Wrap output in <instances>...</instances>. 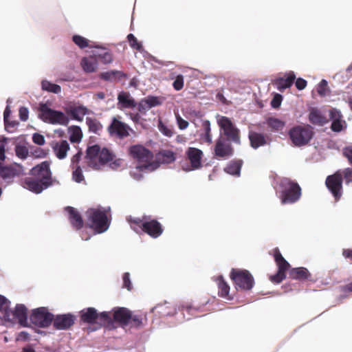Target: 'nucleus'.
I'll list each match as a JSON object with an SVG mask.
<instances>
[{"instance_id":"obj_1","label":"nucleus","mask_w":352,"mask_h":352,"mask_svg":"<svg viewBox=\"0 0 352 352\" xmlns=\"http://www.w3.org/2000/svg\"><path fill=\"white\" fill-rule=\"evenodd\" d=\"M30 175L32 177L24 179L23 186L33 192L40 193L52 185V173L47 161L33 167Z\"/></svg>"},{"instance_id":"obj_2","label":"nucleus","mask_w":352,"mask_h":352,"mask_svg":"<svg viewBox=\"0 0 352 352\" xmlns=\"http://www.w3.org/2000/svg\"><path fill=\"white\" fill-rule=\"evenodd\" d=\"M127 221L131 229L136 233L142 232L153 239L158 238L164 232L162 225L149 216L144 215L142 218L130 217Z\"/></svg>"},{"instance_id":"obj_3","label":"nucleus","mask_w":352,"mask_h":352,"mask_svg":"<svg viewBox=\"0 0 352 352\" xmlns=\"http://www.w3.org/2000/svg\"><path fill=\"white\" fill-rule=\"evenodd\" d=\"M129 153L133 159L140 164L136 167L140 171L154 170L159 166L157 163L152 162L153 153L140 144L130 146Z\"/></svg>"},{"instance_id":"obj_4","label":"nucleus","mask_w":352,"mask_h":352,"mask_svg":"<svg viewBox=\"0 0 352 352\" xmlns=\"http://www.w3.org/2000/svg\"><path fill=\"white\" fill-rule=\"evenodd\" d=\"M115 155L106 148H101L98 144L89 146L86 151L87 165L94 169H100V166L113 160Z\"/></svg>"},{"instance_id":"obj_5","label":"nucleus","mask_w":352,"mask_h":352,"mask_svg":"<svg viewBox=\"0 0 352 352\" xmlns=\"http://www.w3.org/2000/svg\"><path fill=\"white\" fill-rule=\"evenodd\" d=\"M281 188L280 199L283 204H293L301 196V188L297 182L289 178H283L280 182Z\"/></svg>"},{"instance_id":"obj_6","label":"nucleus","mask_w":352,"mask_h":352,"mask_svg":"<svg viewBox=\"0 0 352 352\" xmlns=\"http://www.w3.org/2000/svg\"><path fill=\"white\" fill-rule=\"evenodd\" d=\"M38 111V117L46 123L62 126L69 124V119L65 113L50 108L45 103L40 104Z\"/></svg>"},{"instance_id":"obj_7","label":"nucleus","mask_w":352,"mask_h":352,"mask_svg":"<svg viewBox=\"0 0 352 352\" xmlns=\"http://www.w3.org/2000/svg\"><path fill=\"white\" fill-rule=\"evenodd\" d=\"M89 228L96 233H102L109 227V221L106 211L98 208H90L87 211Z\"/></svg>"},{"instance_id":"obj_8","label":"nucleus","mask_w":352,"mask_h":352,"mask_svg":"<svg viewBox=\"0 0 352 352\" xmlns=\"http://www.w3.org/2000/svg\"><path fill=\"white\" fill-rule=\"evenodd\" d=\"M230 276L236 290L250 291L254 287V278L247 270L232 269Z\"/></svg>"},{"instance_id":"obj_9","label":"nucleus","mask_w":352,"mask_h":352,"mask_svg":"<svg viewBox=\"0 0 352 352\" xmlns=\"http://www.w3.org/2000/svg\"><path fill=\"white\" fill-rule=\"evenodd\" d=\"M313 135V129L310 125L294 126L289 131V138L296 146H302L307 144Z\"/></svg>"},{"instance_id":"obj_10","label":"nucleus","mask_w":352,"mask_h":352,"mask_svg":"<svg viewBox=\"0 0 352 352\" xmlns=\"http://www.w3.org/2000/svg\"><path fill=\"white\" fill-rule=\"evenodd\" d=\"M218 124L227 140L232 142L236 144H241L240 130L234 125L232 120L226 117L221 116L217 121Z\"/></svg>"},{"instance_id":"obj_11","label":"nucleus","mask_w":352,"mask_h":352,"mask_svg":"<svg viewBox=\"0 0 352 352\" xmlns=\"http://www.w3.org/2000/svg\"><path fill=\"white\" fill-rule=\"evenodd\" d=\"M53 319L54 315L45 307L33 309L30 316L31 323L41 328L48 327L52 324Z\"/></svg>"},{"instance_id":"obj_12","label":"nucleus","mask_w":352,"mask_h":352,"mask_svg":"<svg viewBox=\"0 0 352 352\" xmlns=\"http://www.w3.org/2000/svg\"><path fill=\"white\" fill-rule=\"evenodd\" d=\"M274 261L278 267L276 274L270 276V280L274 283H280L286 278V272L290 267L289 263L284 258L278 248L274 250Z\"/></svg>"},{"instance_id":"obj_13","label":"nucleus","mask_w":352,"mask_h":352,"mask_svg":"<svg viewBox=\"0 0 352 352\" xmlns=\"http://www.w3.org/2000/svg\"><path fill=\"white\" fill-rule=\"evenodd\" d=\"M326 186L331 192L336 201H338L342 194V173L340 170L329 175L325 182Z\"/></svg>"},{"instance_id":"obj_14","label":"nucleus","mask_w":352,"mask_h":352,"mask_svg":"<svg viewBox=\"0 0 352 352\" xmlns=\"http://www.w3.org/2000/svg\"><path fill=\"white\" fill-rule=\"evenodd\" d=\"M234 148L230 143L226 142V140L220 136L216 141L214 147V157L217 160H226L232 156Z\"/></svg>"},{"instance_id":"obj_15","label":"nucleus","mask_w":352,"mask_h":352,"mask_svg":"<svg viewBox=\"0 0 352 352\" xmlns=\"http://www.w3.org/2000/svg\"><path fill=\"white\" fill-rule=\"evenodd\" d=\"M107 131L111 136L124 139L129 135V131H131V129L118 118L113 117L111 124L107 127Z\"/></svg>"},{"instance_id":"obj_16","label":"nucleus","mask_w":352,"mask_h":352,"mask_svg":"<svg viewBox=\"0 0 352 352\" xmlns=\"http://www.w3.org/2000/svg\"><path fill=\"white\" fill-rule=\"evenodd\" d=\"M186 155L190 164V168L186 170H197L202 167L201 160L204 153L201 150L195 147H188Z\"/></svg>"},{"instance_id":"obj_17","label":"nucleus","mask_w":352,"mask_h":352,"mask_svg":"<svg viewBox=\"0 0 352 352\" xmlns=\"http://www.w3.org/2000/svg\"><path fill=\"white\" fill-rule=\"evenodd\" d=\"M76 319V316L72 314H59L54 316L53 326L58 330H66L69 329Z\"/></svg>"},{"instance_id":"obj_18","label":"nucleus","mask_w":352,"mask_h":352,"mask_svg":"<svg viewBox=\"0 0 352 352\" xmlns=\"http://www.w3.org/2000/svg\"><path fill=\"white\" fill-rule=\"evenodd\" d=\"M23 172V168L16 163L10 165H3L0 162V177L3 179H10L19 176Z\"/></svg>"},{"instance_id":"obj_19","label":"nucleus","mask_w":352,"mask_h":352,"mask_svg":"<svg viewBox=\"0 0 352 352\" xmlns=\"http://www.w3.org/2000/svg\"><path fill=\"white\" fill-rule=\"evenodd\" d=\"M289 278L299 281L314 282L312 274L303 267H294L289 270Z\"/></svg>"},{"instance_id":"obj_20","label":"nucleus","mask_w":352,"mask_h":352,"mask_svg":"<svg viewBox=\"0 0 352 352\" xmlns=\"http://www.w3.org/2000/svg\"><path fill=\"white\" fill-rule=\"evenodd\" d=\"M117 106L120 110L134 109L137 107V102L130 93L122 91L118 95Z\"/></svg>"},{"instance_id":"obj_21","label":"nucleus","mask_w":352,"mask_h":352,"mask_svg":"<svg viewBox=\"0 0 352 352\" xmlns=\"http://www.w3.org/2000/svg\"><path fill=\"white\" fill-rule=\"evenodd\" d=\"M248 138L250 140V146L254 149H257L261 146L269 144L268 136L258 132L250 131L248 134Z\"/></svg>"},{"instance_id":"obj_22","label":"nucleus","mask_w":352,"mask_h":352,"mask_svg":"<svg viewBox=\"0 0 352 352\" xmlns=\"http://www.w3.org/2000/svg\"><path fill=\"white\" fill-rule=\"evenodd\" d=\"M131 312L125 307H118L113 311V320L124 327L129 324Z\"/></svg>"},{"instance_id":"obj_23","label":"nucleus","mask_w":352,"mask_h":352,"mask_svg":"<svg viewBox=\"0 0 352 352\" xmlns=\"http://www.w3.org/2000/svg\"><path fill=\"white\" fill-rule=\"evenodd\" d=\"M65 210L68 212L69 220L72 227L77 230L81 229L83 226V220L78 211L72 206L65 207Z\"/></svg>"},{"instance_id":"obj_24","label":"nucleus","mask_w":352,"mask_h":352,"mask_svg":"<svg viewBox=\"0 0 352 352\" xmlns=\"http://www.w3.org/2000/svg\"><path fill=\"white\" fill-rule=\"evenodd\" d=\"M80 320L87 324H96L98 311L94 307L83 309L80 311Z\"/></svg>"},{"instance_id":"obj_25","label":"nucleus","mask_w":352,"mask_h":352,"mask_svg":"<svg viewBox=\"0 0 352 352\" xmlns=\"http://www.w3.org/2000/svg\"><path fill=\"white\" fill-rule=\"evenodd\" d=\"M309 120L314 125L323 126L326 124L329 120L328 118L316 108H312L309 113Z\"/></svg>"},{"instance_id":"obj_26","label":"nucleus","mask_w":352,"mask_h":352,"mask_svg":"<svg viewBox=\"0 0 352 352\" xmlns=\"http://www.w3.org/2000/svg\"><path fill=\"white\" fill-rule=\"evenodd\" d=\"M88 109L83 105L70 106L66 109V113L77 121H82L83 117L88 113Z\"/></svg>"},{"instance_id":"obj_27","label":"nucleus","mask_w":352,"mask_h":352,"mask_svg":"<svg viewBox=\"0 0 352 352\" xmlns=\"http://www.w3.org/2000/svg\"><path fill=\"white\" fill-rule=\"evenodd\" d=\"M296 76L294 72H290L286 78H279L274 80V84L277 89L283 92L285 89L289 88L294 83Z\"/></svg>"},{"instance_id":"obj_28","label":"nucleus","mask_w":352,"mask_h":352,"mask_svg":"<svg viewBox=\"0 0 352 352\" xmlns=\"http://www.w3.org/2000/svg\"><path fill=\"white\" fill-rule=\"evenodd\" d=\"M13 316L23 327H28V309L24 305H16L13 311Z\"/></svg>"},{"instance_id":"obj_29","label":"nucleus","mask_w":352,"mask_h":352,"mask_svg":"<svg viewBox=\"0 0 352 352\" xmlns=\"http://www.w3.org/2000/svg\"><path fill=\"white\" fill-rule=\"evenodd\" d=\"M179 309L186 320L199 316V314L203 311L200 307H195L188 303L181 305Z\"/></svg>"},{"instance_id":"obj_30","label":"nucleus","mask_w":352,"mask_h":352,"mask_svg":"<svg viewBox=\"0 0 352 352\" xmlns=\"http://www.w3.org/2000/svg\"><path fill=\"white\" fill-rule=\"evenodd\" d=\"M152 311L160 316H168L174 315L176 309L170 303L165 302L163 304H159L152 309Z\"/></svg>"},{"instance_id":"obj_31","label":"nucleus","mask_w":352,"mask_h":352,"mask_svg":"<svg viewBox=\"0 0 352 352\" xmlns=\"http://www.w3.org/2000/svg\"><path fill=\"white\" fill-rule=\"evenodd\" d=\"M52 148L56 156L62 160L66 157L67 153L69 149V144L66 140H61L53 143Z\"/></svg>"},{"instance_id":"obj_32","label":"nucleus","mask_w":352,"mask_h":352,"mask_svg":"<svg viewBox=\"0 0 352 352\" xmlns=\"http://www.w3.org/2000/svg\"><path fill=\"white\" fill-rule=\"evenodd\" d=\"M243 163L242 160H232L227 164L224 170L230 175L239 176Z\"/></svg>"},{"instance_id":"obj_33","label":"nucleus","mask_w":352,"mask_h":352,"mask_svg":"<svg viewBox=\"0 0 352 352\" xmlns=\"http://www.w3.org/2000/svg\"><path fill=\"white\" fill-rule=\"evenodd\" d=\"M157 159L163 164H170L175 161L176 155L170 150H162L157 154Z\"/></svg>"},{"instance_id":"obj_34","label":"nucleus","mask_w":352,"mask_h":352,"mask_svg":"<svg viewBox=\"0 0 352 352\" xmlns=\"http://www.w3.org/2000/svg\"><path fill=\"white\" fill-rule=\"evenodd\" d=\"M97 59L96 56L85 57L81 60V66L85 72L90 73L96 71L97 68Z\"/></svg>"},{"instance_id":"obj_35","label":"nucleus","mask_w":352,"mask_h":352,"mask_svg":"<svg viewBox=\"0 0 352 352\" xmlns=\"http://www.w3.org/2000/svg\"><path fill=\"white\" fill-rule=\"evenodd\" d=\"M217 283L218 289H219V292H218L219 296L222 298H226L228 300L232 299L229 296L230 286L224 280L222 276H219L217 278Z\"/></svg>"},{"instance_id":"obj_36","label":"nucleus","mask_w":352,"mask_h":352,"mask_svg":"<svg viewBox=\"0 0 352 352\" xmlns=\"http://www.w3.org/2000/svg\"><path fill=\"white\" fill-rule=\"evenodd\" d=\"M96 324L111 329L113 327V320L111 318L109 312L103 311L100 314L98 313Z\"/></svg>"},{"instance_id":"obj_37","label":"nucleus","mask_w":352,"mask_h":352,"mask_svg":"<svg viewBox=\"0 0 352 352\" xmlns=\"http://www.w3.org/2000/svg\"><path fill=\"white\" fill-rule=\"evenodd\" d=\"M266 124L271 131L274 132L282 131L285 126V122L272 117L266 120Z\"/></svg>"},{"instance_id":"obj_38","label":"nucleus","mask_w":352,"mask_h":352,"mask_svg":"<svg viewBox=\"0 0 352 352\" xmlns=\"http://www.w3.org/2000/svg\"><path fill=\"white\" fill-rule=\"evenodd\" d=\"M86 123L89 127V130L94 133H98L102 130V126L101 123L96 118L87 117Z\"/></svg>"},{"instance_id":"obj_39","label":"nucleus","mask_w":352,"mask_h":352,"mask_svg":"<svg viewBox=\"0 0 352 352\" xmlns=\"http://www.w3.org/2000/svg\"><path fill=\"white\" fill-rule=\"evenodd\" d=\"M130 322L131 323V327H134L135 328L142 327L144 326L145 322H146V316L142 314H131Z\"/></svg>"},{"instance_id":"obj_40","label":"nucleus","mask_w":352,"mask_h":352,"mask_svg":"<svg viewBox=\"0 0 352 352\" xmlns=\"http://www.w3.org/2000/svg\"><path fill=\"white\" fill-rule=\"evenodd\" d=\"M42 89L49 92L58 94L61 91V87L58 85L52 83L47 80H43L41 82Z\"/></svg>"},{"instance_id":"obj_41","label":"nucleus","mask_w":352,"mask_h":352,"mask_svg":"<svg viewBox=\"0 0 352 352\" xmlns=\"http://www.w3.org/2000/svg\"><path fill=\"white\" fill-rule=\"evenodd\" d=\"M157 126L159 131L166 137L170 138L175 133L173 127L172 126H166L162 120H159Z\"/></svg>"},{"instance_id":"obj_42","label":"nucleus","mask_w":352,"mask_h":352,"mask_svg":"<svg viewBox=\"0 0 352 352\" xmlns=\"http://www.w3.org/2000/svg\"><path fill=\"white\" fill-rule=\"evenodd\" d=\"M127 41L132 49L139 52L142 51L143 47L142 43L138 41L137 38L133 34H128Z\"/></svg>"},{"instance_id":"obj_43","label":"nucleus","mask_w":352,"mask_h":352,"mask_svg":"<svg viewBox=\"0 0 352 352\" xmlns=\"http://www.w3.org/2000/svg\"><path fill=\"white\" fill-rule=\"evenodd\" d=\"M73 169L72 179L77 183H80L84 180V175L82 174V168L80 166L72 167Z\"/></svg>"},{"instance_id":"obj_44","label":"nucleus","mask_w":352,"mask_h":352,"mask_svg":"<svg viewBox=\"0 0 352 352\" xmlns=\"http://www.w3.org/2000/svg\"><path fill=\"white\" fill-rule=\"evenodd\" d=\"M202 127L205 131L204 140L207 143H212V135L210 129V122L209 120H204L202 122Z\"/></svg>"},{"instance_id":"obj_45","label":"nucleus","mask_w":352,"mask_h":352,"mask_svg":"<svg viewBox=\"0 0 352 352\" xmlns=\"http://www.w3.org/2000/svg\"><path fill=\"white\" fill-rule=\"evenodd\" d=\"M72 40L81 49L85 48L89 45V41L80 35H74Z\"/></svg>"},{"instance_id":"obj_46","label":"nucleus","mask_w":352,"mask_h":352,"mask_svg":"<svg viewBox=\"0 0 352 352\" xmlns=\"http://www.w3.org/2000/svg\"><path fill=\"white\" fill-rule=\"evenodd\" d=\"M95 56L105 64L110 63L113 60L112 54L107 51H103L102 53L96 54Z\"/></svg>"},{"instance_id":"obj_47","label":"nucleus","mask_w":352,"mask_h":352,"mask_svg":"<svg viewBox=\"0 0 352 352\" xmlns=\"http://www.w3.org/2000/svg\"><path fill=\"white\" fill-rule=\"evenodd\" d=\"M15 152L16 156L21 159H25L28 155V150L25 146L16 145Z\"/></svg>"},{"instance_id":"obj_48","label":"nucleus","mask_w":352,"mask_h":352,"mask_svg":"<svg viewBox=\"0 0 352 352\" xmlns=\"http://www.w3.org/2000/svg\"><path fill=\"white\" fill-rule=\"evenodd\" d=\"M116 74L120 75V73L118 70H111L101 73L100 78L104 80L112 81L115 80Z\"/></svg>"},{"instance_id":"obj_49","label":"nucleus","mask_w":352,"mask_h":352,"mask_svg":"<svg viewBox=\"0 0 352 352\" xmlns=\"http://www.w3.org/2000/svg\"><path fill=\"white\" fill-rule=\"evenodd\" d=\"M144 100H146L150 109L156 106H159L162 104V101H160L159 98L156 96H149L145 98Z\"/></svg>"},{"instance_id":"obj_50","label":"nucleus","mask_w":352,"mask_h":352,"mask_svg":"<svg viewBox=\"0 0 352 352\" xmlns=\"http://www.w3.org/2000/svg\"><path fill=\"white\" fill-rule=\"evenodd\" d=\"M173 87L176 91H179L184 87V76L181 74L176 76L173 83Z\"/></svg>"},{"instance_id":"obj_51","label":"nucleus","mask_w":352,"mask_h":352,"mask_svg":"<svg viewBox=\"0 0 352 352\" xmlns=\"http://www.w3.org/2000/svg\"><path fill=\"white\" fill-rule=\"evenodd\" d=\"M317 91L321 96H324L327 91V82L326 80H322L317 87Z\"/></svg>"},{"instance_id":"obj_52","label":"nucleus","mask_w":352,"mask_h":352,"mask_svg":"<svg viewBox=\"0 0 352 352\" xmlns=\"http://www.w3.org/2000/svg\"><path fill=\"white\" fill-rule=\"evenodd\" d=\"M137 107L139 113L142 114H146V111L150 109L144 98L142 99L138 103H137Z\"/></svg>"},{"instance_id":"obj_53","label":"nucleus","mask_w":352,"mask_h":352,"mask_svg":"<svg viewBox=\"0 0 352 352\" xmlns=\"http://www.w3.org/2000/svg\"><path fill=\"white\" fill-rule=\"evenodd\" d=\"M123 287L126 288L129 291L132 289V284L130 280V274L129 272L124 273L122 276Z\"/></svg>"},{"instance_id":"obj_54","label":"nucleus","mask_w":352,"mask_h":352,"mask_svg":"<svg viewBox=\"0 0 352 352\" xmlns=\"http://www.w3.org/2000/svg\"><path fill=\"white\" fill-rule=\"evenodd\" d=\"M342 154L347 158L349 164L352 165V145L344 147L342 150Z\"/></svg>"},{"instance_id":"obj_55","label":"nucleus","mask_w":352,"mask_h":352,"mask_svg":"<svg viewBox=\"0 0 352 352\" xmlns=\"http://www.w3.org/2000/svg\"><path fill=\"white\" fill-rule=\"evenodd\" d=\"M342 120H333L331 123V129L334 132H340L343 129V124H342Z\"/></svg>"},{"instance_id":"obj_56","label":"nucleus","mask_w":352,"mask_h":352,"mask_svg":"<svg viewBox=\"0 0 352 352\" xmlns=\"http://www.w3.org/2000/svg\"><path fill=\"white\" fill-rule=\"evenodd\" d=\"M283 100V96L280 94H276L274 96L273 99L271 101V105L273 108H278Z\"/></svg>"},{"instance_id":"obj_57","label":"nucleus","mask_w":352,"mask_h":352,"mask_svg":"<svg viewBox=\"0 0 352 352\" xmlns=\"http://www.w3.org/2000/svg\"><path fill=\"white\" fill-rule=\"evenodd\" d=\"M32 141L38 145H43L45 144V138L43 135L36 133L33 134Z\"/></svg>"},{"instance_id":"obj_58","label":"nucleus","mask_w":352,"mask_h":352,"mask_svg":"<svg viewBox=\"0 0 352 352\" xmlns=\"http://www.w3.org/2000/svg\"><path fill=\"white\" fill-rule=\"evenodd\" d=\"M329 117H330V119L332 120V121H333V120H341L342 118V116L340 111H338V109H331L329 111Z\"/></svg>"},{"instance_id":"obj_59","label":"nucleus","mask_w":352,"mask_h":352,"mask_svg":"<svg viewBox=\"0 0 352 352\" xmlns=\"http://www.w3.org/2000/svg\"><path fill=\"white\" fill-rule=\"evenodd\" d=\"M82 138V134L80 131V128L77 127L76 131H74L73 133L71 135L69 140L72 142H79Z\"/></svg>"},{"instance_id":"obj_60","label":"nucleus","mask_w":352,"mask_h":352,"mask_svg":"<svg viewBox=\"0 0 352 352\" xmlns=\"http://www.w3.org/2000/svg\"><path fill=\"white\" fill-rule=\"evenodd\" d=\"M176 120L179 129L184 130L188 127V122L184 120L179 115L176 116Z\"/></svg>"},{"instance_id":"obj_61","label":"nucleus","mask_w":352,"mask_h":352,"mask_svg":"<svg viewBox=\"0 0 352 352\" xmlns=\"http://www.w3.org/2000/svg\"><path fill=\"white\" fill-rule=\"evenodd\" d=\"M28 109L25 107H21L19 110V118L22 121L28 120Z\"/></svg>"},{"instance_id":"obj_62","label":"nucleus","mask_w":352,"mask_h":352,"mask_svg":"<svg viewBox=\"0 0 352 352\" xmlns=\"http://www.w3.org/2000/svg\"><path fill=\"white\" fill-rule=\"evenodd\" d=\"M343 176L346 183L352 182V168H347L343 170Z\"/></svg>"},{"instance_id":"obj_63","label":"nucleus","mask_w":352,"mask_h":352,"mask_svg":"<svg viewBox=\"0 0 352 352\" xmlns=\"http://www.w3.org/2000/svg\"><path fill=\"white\" fill-rule=\"evenodd\" d=\"M9 304V300L5 296L0 295V311L6 310Z\"/></svg>"},{"instance_id":"obj_64","label":"nucleus","mask_w":352,"mask_h":352,"mask_svg":"<svg viewBox=\"0 0 352 352\" xmlns=\"http://www.w3.org/2000/svg\"><path fill=\"white\" fill-rule=\"evenodd\" d=\"M307 84V81L301 78H297L295 82L296 87L298 90L304 89L306 87Z\"/></svg>"}]
</instances>
